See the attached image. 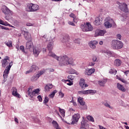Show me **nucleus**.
<instances>
[{"instance_id":"8","label":"nucleus","mask_w":129,"mask_h":129,"mask_svg":"<svg viewBox=\"0 0 129 129\" xmlns=\"http://www.w3.org/2000/svg\"><path fill=\"white\" fill-rule=\"evenodd\" d=\"M81 28L83 32H90L93 30V28L90 23L87 22L86 25H81Z\"/></svg>"},{"instance_id":"44","label":"nucleus","mask_w":129,"mask_h":129,"mask_svg":"<svg viewBox=\"0 0 129 129\" xmlns=\"http://www.w3.org/2000/svg\"><path fill=\"white\" fill-rule=\"evenodd\" d=\"M79 20V19H78V18H77L76 16L73 18V22L76 23V24H77Z\"/></svg>"},{"instance_id":"42","label":"nucleus","mask_w":129,"mask_h":129,"mask_svg":"<svg viewBox=\"0 0 129 129\" xmlns=\"http://www.w3.org/2000/svg\"><path fill=\"white\" fill-rule=\"evenodd\" d=\"M105 53H106V55H107L108 56H111V55H112V53L109 50H107L106 51V52H105Z\"/></svg>"},{"instance_id":"4","label":"nucleus","mask_w":129,"mask_h":129,"mask_svg":"<svg viewBox=\"0 0 129 129\" xmlns=\"http://www.w3.org/2000/svg\"><path fill=\"white\" fill-rule=\"evenodd\" d=\"M111 45L114 50H118L123 47V43L119 40H112Z\"/></svg>"},{"instance_id":"25","label":"nucleus","mask_w":129,"mask_h":129,"mask_svg":"<svg viewBox=\"0 0 129 129\" xmlns=\"http://www.w3.org/2000/svg\"><path fill=\"white\" fill-rule=\"evenodd\" d=\"M114 64L115 66H116L117 67H118V66H120V65H121V60H120V59H117L114 60Z\"/></svg>"},{"instance_id":"58","label":"nucleus","mask_w":129,"mask_h":129,"mask_svg":"<svg viewBox=\"0 0 129 129\" xmlns=\"http://www.w3.org/2000/svg\"><path fill=\"white\" fill-rule=\"evenodd\" d=\"M33 24L31 23H27L26 24V26H27V27H31L32 26H33Z\"/></svg>"},{"instance_id":"64","label":"nucleus","mask_w":129,"mask_h":129,"mask_svg":"<svg viewBox=\"0 0 129 129\" xmlns=\"http://www.w3.org/2000/svg\"><path fill=\"white\" fill-rule=\"evenodd\" d=\"M49 72H54V70L53 69H48Z\"/></svg>"},{"instance_id":"37","label":"nucleus","mask_w":129,"mask_h":129,"mask_svg":"<svg viewBox=\"0 0 129 129\" xmlns=\"http://www.w3.org/2000/svg\"><path fill=\"white\" fill-rule=\"evenodd\" d=\"M87 92L88 94H94L95 93H96V91L93 90H88Z\"/></svg>"},{"instance_id":"56","label":"nucleus","mask_w":129,"mask_h":129,"mask_svg":"<svg viewBox=\"0 0 129 129\" xmlns=\"http://www.w3.org/2000/svg\"><path fill=\"white\" fill-rule=\"evenodd\" d=\"M121 81L122 82H123V83H125V84H128V82H127L126 81H125V80L122 79L121 80Z\"/></svg>"},{"instance_id":"28","label":"nucleus","mask_w":129,"mask_h":129,"mask_svg":"<svg viewBox=\"0 0 129 129\" xmlns=\"http://www.w3.org/2000/svg\"><path fill=\"white\" fill-rule=\"evenodd\" d=\"M48 56H50V57H53V58H55V59H58V56H57V55H56V54H55L54 53H53V52H52V51L49 50V52L48 53Z\"/></svg>"},{"instance_id":"11","label":"nucleus","mask_w":129,"mask_h":129,"mask_svg":"<svg viewBox=\"0 0 129 129\" xmlns=\"http://www.w3.org/2000/svg\"><path fill=\"white\" fill-rule=\"evenodd\" d=\"M45 72H46V71L45 70H44L43 71H40L39 72V73L36 75V76H34L31 77V81H36V80H37V79H39V77H40V76H41V75H43V74H44V73H45Z\"/></svg>"},{"instance_id":"49","label":"nucleus","mask_w":129,"mask_h":129,"mask_svg":"<svg viewBox=\"0 0 129 129\" xmlns=\"http://www.w3.org/2000/svg\"><path fill=\"white\" fill-rule=\"evenodd\" d=\"M59 96H60V97H61V98H63V97H64V93H63V92H59Z\"/></svg>"},{"instance_id":"36","label":"nucleus","mask_w":129,"mask_h":129,"mask_svg":"<svg viewBox=\"0 0 129 129\" xmlns=\"http://www.w3.org/2000/svg\"><path fill=\"white\" fill-rule=\"evenodd\" d=\"M0 25H3V26H11V25L9 24L8 22H4V21L0 19Z\"/></svg>"},{"instance_id":"20","label":"nucleus","mask_w":129,"mask_h":129,"mask_svg":"<svg viewBox=\"0 0 129 129\" xmlns=\"http://www.w3.org/2000/svg\"><path fill=\"white\" fill-rule=\"evenodd\" d=\"M105 33H106V31L105 30H100L98 32H95V37H97V36H103Z\"/></svg>"},{"instance_id":"51","label":"nucleus","mask_w":129,"mask_h":129,"mask_svg":"<svg viewBox=\"0 0 129 129\" xmlns=\"http://www.w3.org/2000/svg\"><path fill=\"white\" fill-rule=\"evenodd\" d=\"M37 98H38L39 101H40V102H42V100H43L42 99V96H41V95L38 96Z\"/></svg>"},{"instance_id":"46","label":"nucleus","mask_w":129,"mask_h":129,"mask_svg":"<svg viewBox=\"0 0 129 129\" xmlns=\"http://www.w3.org/2000/svg\"><path fill=\"white\" fill-rule=\"evenodd\" d=\"M71 74H76V71H75V70L73 69H71L70 71Z\"/></svg>"},{"instance_id":"3","label":"nucleus","mask_w":129,"mask_h":129,"mask_svg":"<svg viewBox=\"0 0 129 129\" xmlns=\"http://www.w3.org/2000/svg\"><path fill=\"white\" fill-rule=\"evenodd\" d=\"M117 5H118L119 9L122 11V12H124L126 14H124L122 15L124 19L123 21H125L126 20V18H127V14H128V8H127V5L125 3H120L119 2H117Z\"/></svg>"},{"instance_id":"17","label":"nucleus","mask_w":129,"mask_h":129,"mask_svg":"<svg viewBox=\"0 0 129 129\" xmlns=\"http://www.w3.org/2000/svg\"><path fill=\"white\" fill-rule=\"evenodd\" d=\"M24 38L26 39V40L27 41H32V38L30 33L28 32L27 31H24Z\"/></svg>"},{"instance_id":"31","label":"nucleus","mask_w":129,"mask_h":129,"mask_svg":"<svg viewBox=\"0 0 129 129\" xmlns=\"http://www.w3.org/2000/svg\"><path fill=\"white\" fill-rule=\"evenodd\" d=\"M83 119L81 121V125L80 129L85 128V121L84 120V117H83Z\"/></svg>"},{"instance_id":"19","label":"nucleus","mask_w":129,"mask_h":129,"mask_svg":"<svg viewBox=\"0 0 129 129\" xmlns=\"http://www.w3.org/2000/svg\"><path fill=\"white\" fill-rule=\"evenodd\" d=\"M117 88L120 91H122V92H125V91H126V90L123 87V86L119 83L117 84Z\"/></svg>"},{"instance_id":"9","label":"nucleus","mask_w":129,"mask_h":129,"mask_svg":"<svg viewBox=\"0 0 129 129\" xmlns=\"http://www.w3.org/2000/svg\"><path fill=\"white\" fill-rule=\"evenodd\" d=\"M79 118H80V114L77 113L75 114L73 116V118L72 119L71 122H66L68 124H75V123H77L78 122V120H79Z\"/></svg>"},{"instance_id":"30","label":"nucleus","mask_w":129,"mask_h":129,"mask_svg":"<svg viewBox=\"0 0 129 129\" xmlns=\"http://www.w3.org/2000/svg\"><path fill=\"white\" fill-rule=\"evenodd\" d=\"M106 79H103L102 81H99V84L100 86H104V84L107 82Z\"/></svg>"},{"instance_id":"45","label":"nucleus","mask_w":129,"mask_h":129,"mask_svg":"<svg viewBox=\"0 0 129 129\" xmlns=\"http://www.w3.org/2000/svg\"><path fill=\"white\" fill-rule=\"evenodd\" d=\"M66 81H67L68 82H69L67 83V85H69V86H71V85H73V83L71 81L68 80H66Z\"/></svg>"},{"instance_id":"24","label":"nucleus","mask_w":129,"mask_h":129,"mask_svg":"<svg viewBox=\"0 0 129 129\" xmlns=\"http://www.w3.org/2000/svg\"><path fill=\"white\" fill-rule=\"evenodd\" d=\"M52 88H53V85L52 84H47L45 87V91H49Z\"/></svg>"},{"instance_id":"59","label":"nucleus","mask_w":129,"mask_h":129,"mask_svg":"<svg viewBox=\"0 0 129 129\" xmlns=\"http://www.w3.org/2000/svg\"><path fill=\"white\" fill-rule=\"evenodd\" d=\"M1 29H3V30H9V28H8L7 27H5L3 26H1Z\"/></svg>"},{"instance_id":"32","label":"nucleus","mask_w":129,"mask_h":129,"mask_svg":"<svg viewBox=\"0 0 129 129\" xmlns=\"http://www.w3.org/2000/svg\"><path fill=\"white\" fill-rule=\"evenodd\" d=\"M59 111L63 117L65 116V110L63 109H61V108L59 107Z\"/></svg>"},{"instance_id":"7","label":"nucleus","mask_w":129,"mask_h":129,"mask_svg":"<svg viewBox=\"0 0 129 129\" xmlns=\"http://www.w3.org/2000/svg\"><path fill=\"white\" fill-rule=\"evenodd\" d=\"M114 24V21L111 18L108 17L106 18V21L104 23V26L106 29H110Z\"/></svg>"},{"instance_id":"38","label":"nucleus","mask_w":129,"mask_h":129,"mask_svg":"<svg viewBox=\"0 0 129 129\" xmlns=\"http://www.w3.org/2000/svg\"><path fill=\"white\" fill-rule=\"evenodd\" d=\"M52 124L53 127H55V128H56V127L59 126V125L58 124V123H57L55 121L53 120L52 122Z\"/></svg>"},{"instance_id":"14","label":"nucleus","mask_w":129,"mask_h":129,"mask_svg":"<svg viewBox=\"0 0 129 129\" xmlns=\"http://www.w3.org/2000/svg\"><path fill=\"white\" fill-rule=\"evenodd\" d=\"M25 48L27 50H31L34 48V44L32 40H29L26 42Z\"/></svg>"},{"instance_id":"60","label":"nucleus","mask_w":129,"mask_h":129,"mask_svg":"<svg viewBox=\"0 0 129 129\" xmlns=\"http://www.w3.org/2000/svg\"><path fill=\"white\" fill-rule=\"evenodd\" d=\"M71 102L73 103V105L74 106H76L77 105V104H76V102H74L73 100H72Z\"/></svg>"},{"instance_id":"5","label":"nucleus","mask_w":129,"mask_h":129,"mask_svg":"<svg viewBox=\"0 0 129 129\" xmlns=\"http://www.w3.org/2000/svg\"><path fill=\"white\" fill-rule=\"evenodd\" d=\"M2 12L5 15V19L7 21H10L12 18V11L7 7V6H3L2 9Z\"/></svg>"},{"instance_id":"34","label":"nucleus","mask_w":129,"mask_h":129,"mask_svg":"<svg viewBox=\"0 0 129 129\" xmlns=\"http://www.w3.org/2000/svg\"><path fill=\"white\" fill-rule=\"evenodd\" d=\"M56 93H57V90H55L49 95V97L53 98V97L55 96V94H56Z\"/></svg>"},{"instance_id":"33","label":"nucleus","mask_w":129,"mask_h":129,"mask_svg":"<svg viewBox=\"0 0 129 129\" xmlns=\"http://www.w3.org/2000/svg\"><path fill=\"white\" fill-rule=\"evenodd\" d=\"M87 119L89 121H92V122H94V118L90 115L87 116Z\"/></svg>"},{"instance_id":"40","label":"nucleus","mask_w":129,"mask_h":129,"mask_svg":"<svg viewBox=\"0 0 129 129\" xmlns=\"http://www.w3.org/2000/svg\"><path fill=\"white\" fill-rule=\"evenodd\" d=\"M78 93L79 94H88L87 90L79 91Z\"/></svg>"},{"instance_id":"48","label":"nucleus","mask_w":129,"mask_h":129,"mask_svg":"<svg viewBox=\"0 0 129 129\" xmlns=\"http://www.w3.org/2000/svg\"><path fill=\"white\" fill-rule=\"evenodd\" d=\"M20 49L22 51V52L25 53V47L23 45L20 46Z\"/></svg>"},{"instance_id":"21","label":"nucleus","mask_w":129,"mask_h":129,"mask_svg":"<svg viewBox=\"0 0 129 129\" xmlns=\"http://www.w3.org/2000/svg\"><path fill=\"white\" fill-rule=\"evenodd\" d=\"M95 72V69L94 68L90 69L88 70V72H85V75H91L93 73Z\"/></svg>"},{"instance_id":"35","label":"nucleus","mask_w":129,"mask_h":129,"mask_svg":"<svg viewBox=\"0 0 129 129\" xmlns=\"http://www.w3.org/2000/svg\"><path fill=\"white\" fill-rule=\"evenodd\" d=\"M27 93L28 95H29V96H30V98H31V95H32V93H33V89H32V88H29L28 89V90L27 91Z\"/></svg>"},{"instance_id":"53","label":"nucleus","mask_w":129,"mask_h":129,"mask_svg":"<svg viewBox=\"0 0 129 129\" xmlns=\"http://www.w3.org/2000/svg\"><path fill=\"white\" fill-rule=\"evenodd\" d=\"M70 18H73V19H74V18H75L76 17V16L74 14L72 13L70 15Z\"/></svg>"},{"instance_id":"12","label":"nucleus","mask_w":129,"mask_h":129,"mask_svg":"<svg viewBox=\"0 0 129 129\" xmlns=\"http://www.w3.org/2000/svg\"><path fill=\"white\" fill-rule=\"evenodd\" d=\"M79 85L81 88V89L84 90L86 87H88V85L85 84V81L84 79H81L79 82Z\"/></svg>"},{"instance_id":"10","label":"nucleus","mask_w":129,"mask_h":129,"mask_svg":"<svg viewBox=\"0 0 129 129\" xmlns=\"http://www.w3.org/2000/svg\"><path fill=\"white\" fill-rule=\"evenodd\" d=\"M69 40H70V37L68 34H67L63 36L61 42L62 43H63L64 45L66 46V47H70V43H69Z\"/></svg>"},{"instance_id":"54","label":"nucleus","mask_w":129,"mask_h":129,"mask_svg":"<svg viewBox=\"0 0 129 129\" xmlns=\"http://www.w3.org/2000/svg\"><path fill=\"white\" fill-rule=\"evenodd\" d=\"M104 105L105 106H106V107H109V108H111V107L110 106V105L107 103H105Z\"/></svg>"},{"instance_id":"27","label":"nucleus","mask_w":129,"mask_h":129,"mask_svg":"<svg viewBox=\"0 0 129 129\" xmlns=\"http://www.w3.org/2000/svg\"><path fill=\"white\" fill-rule=\"evenodd\" d=\"M53 42H49L47 46V48L48 50V51H52L53 50Z\"/></svg>"},{"instance_id":"61","label":"nucleus","mask_w":129,"mask_h":129,"mask_svg":"<svg viewBox=\"0 0 129 129\" xmlns=\"http://www.w3.org/2000/svg\"><path fill=\"white\" fill-rule=\"evenodd\" d=\"M55 113H56V114H57V115H58V116H60V117L62 118V117L61 116V115H60V114L59 113L58 111H57V110H55Z\"/></svg>"},{"instance_id":"57","label":"nucleus","mask_w":129,"mask_h":129,"mask_svg":"<svg viewBox=\"0 0 129 129\" xmlns=\"http://www.w3.org/2000/svg\"><path fill=\"white\" fill-rule=\"evenodd\" d=\"M117 38L119 40H121V35L120 34H117Z\"/></svg>"},{"instance_id":"13","label":"nucleus","mask_w":129,"mask_h":129,"mask_svg":"<svg viewBox=\"0 0 129 129\" xmlns=\"http://www.w3.org/2000/svg\"><path fill=\"white\" fill-rule=\"evenodd\" d=\"M40 52L41 47L40 46L36 47L35 48L33 49V54L34 55L35 57H38Z\"/></svg>"},{"instance_id":"62","label":"nucleus","mask_w":129,"mask_h":129,"mask_svg":"<svg viewBox=\"0 0 129 129\" xmlns=\"http://www.w3.org/2000/svg\"><path fill=\"white\" fill-rule=\"evenodd\" d=\"M123 73L127 76V74L129 73V71H126L125 72H123Z\"/></svg>"},{"instance_id":"18","label":"nucleus","mask_w":129,"mask_h":129,"mask_svg":"<svg viewBox=\"0 0 129 129\" xmlns=\"http://www.w3.org/2000/svg\"><path fill=\"white\" fill-rule=\"evenodd\" d=\"M12 95H14V96H15L16 97H18L20 98V94L18 93V90L17 89V88L13 87L12 88Z\"/></svg>"},{"instance_id":"41","label":"nucleus","mask_w":129,"mask_h":129,"mask_svg":"<svg viewBox=\"0 0 129 129\" xmlns=\"http://www.w3.org/2000/svg\"><path fill=\"white\" fill-rule=\"evenodd\" d=\"M49 101V98L48 97H45L44 100L43 101V103H44L45 104H47Z\"/></svg>"},{"instance_id":"43","label":"nucleus","mask_w":129,"mask_h":129,"mask_svg":"<svg viewBox=\"0 0 129 129\" xmlns=\"http://www.w3.org/2000/svg\"><path fill=\"white\" fill-rule=\"evenodd\" d=\"M95 64V62L94 61H92V60H90L89 62V66H94Z\"/></svg>"},{"instance_id":"52","label":"nucleus","mask_w":129,"mask_h":129,"mask_svg":"<svg viewBox=\"0 0 129 129\" xmlns=\"http://www.w3.org/2000/svg\"><path fill=\"white\" fill-rule=\"evenodd\" d=\"M92 61L94 62H96V61H97V57H96L95 56H94L93 57Z\"/></svg>"},{"instance_id":"29","label":"nucleus","mask_w":129,"mask_h":129,"mask_svg":"<svg viewBox=\"0 0 129 129\" xmlns=\"http://www.w3.org/2000/svg\"><path fill=\"white\" fill-rule=\"evenodd\" d=\"M78 100L81 105H85V102L83 101V98L79 97Z\"/></svg>"},{"instance_id":"2","label":"nucleus","mask_w":129,"mask_h":129,"mask_svg":"<svg viewBox=\"0 0 129 129\" xmlns=\"http://www.w3.org/2000/svg\"><path fill=\"white\" fill-rule=\"evenodd\" d=\"M56 60L59 61V64L60 66H67V65H73L74 64L73 58H69L67 55L60 56L57 57Z\"/></svg>"},{"instance_id":"63","label":"nucleus","mask_w":129,"mask_h":129,"mask_svg":"<svg viewBox=\"0 0 129 129\" xmlns=\"http://www.w3.org/2000/svg\"><path fill=\"white\" fill-rule=\"evenodd\" d=\"M99 127L100 129H107V128H105V127H103V126H102L100 125H99Z\"/></svg>"},{"instance_id":"50","label":"nucleus","mask_w":129,"mask_h":129,"mask_svg":"<svg viewBox=\"0 0 129 129\" xmlns=\"http://www.w3.org/2000/svg\"><path fill=\"white\" fill-rule=\"evenodd\" d=\"M68 78L69 79H70L71 80H73V79H74V76L72 75H70L68 77Z\"/></svg>"},{"instance_id":"16","label":"nucleus","mask_w":129,"mask_h":129,"mask_svg":"<svg viewBox=\"0 0 129 129\" xmlns=\"http://www.w3.org/2000/svg\"><path fill=\"white\" fill-rule=\"evenodd\" d=\"M97 44H98V42H97V41L93 40L90 41L89 45L91 49H96V45H97Z\"/></svg>"},{"instance_id":"23","label":"nucleus","mask_w":129,"mask_h":129,"mask_svg":"<svg viewBox=\"0 0 129 129\" xmlns=\"http://www.w3.org/2000/svg\"><path fill=\"white\" fill-rule=\"evenodd\" d=\"M101 24V21H100V18L99 17H96L95 21H94V24L95 26H99Z\"/></svg>"},{"instance_id":"55","label":"nucleus","mask_w":129,"mask_h":129,"mask_svg":"<svg viewBox=\"0 0 129 129\" xmlns=\"http://www.w3.org/2000/svg\"><path fill=\"white\" fill-rule=\"evenodd\" d=\"M69 25H71V26H75V24H74V23H73V22L71 21H69L68 22Z\"/></svg>"},{"instance_id":"22","label":"nucleus","mask_w":129,"mask_h":129,"mask_svg":"<svg viewBox=\"0 0 129 129\" xmlns=\"http://www.w3.org/2000/svg\"><path fill=\"white\" fill-rule=\"evenodd\" d=\"M40 92V89H36L34 91H33L32 94L31 95V98H33L34 96H36V94L38 95L39 94V93Z\"/></svg>"},{"instance_id":"6","label":"nucleus","mask_w":129,"mask_h":129,"mask_svg":"<svg viewBox=\"0 0 129 129\" xmlns=\"http://www.w3.org/2000/svg\"><path fill=\"white\" fill-rule=\"evenodd\" d=\"M39 10V6L38 5L33 4L31 3L27 5L26 11L27 12H37Z\"/></svg>"},{"instance_id":"15","label":"nucleus","mask_w":129,"mask_h":129,"mask_svg":"<svg viewBox=\"0 0 129 129\" xmlns=\"http://www.w3.org/2000/svg\"><path fill=\"white\" fill-rule=\"evenodd\" d=\"M38 69H39V68H38V67L36 66V65H35V64H33L31 67L30 70L27 71L26 72V74L31 73V72H35V71H36V70H38Z\"/></svg>"},{"instance_id":"47","label":"nucleus","mask_w":129,"mask_h":129,"mask_svg":"<svg viewBox=\"0 0 129 129\" xmlns=\"http://www.w3.org/2000/svg\"><path fill=\"white\" fill-rule=\"evenodd\" d=\"M74 43H75L76 44H78L79 45V44H80V39L78 38V39L75 40Z\"/></svg>"},{"instance_id":"39","label":"nucleus","mask_w":129,"mask_h":129,"mask_svg":"<svg viewBox=\"0 0 129 129\" xmlns=\"http://www.w3.org/2000/svg\"><path fill=\"white\" fill-rule=\"evenodd\" d=\"M116 70L114 69H111L109 71V73H110V74H114L115 75L116 74Z\"/></svg>"},{"instance_id":"26","label":"nucleus","mask_w":129,"mask_h":129,"mask_svg":"<svg viewBox=\"0 0 129 129\" xmlns=\"http://www.w3.org/2000/svg\"><path fill=\"white\" fill-rule=\"evenodd\" d=\"M5 44L7 47H9V48H12L13 47V41H12V40H9L8 42H5Z\"/></svg>"},{"instance_id":"1","label":"nucleus","mask_w":129,"mask_h":129,"mask_svg":"<svg viewBox=\"0 0 129 129\" xmlns=\"http://www.w3.org/2000/svg\"><path fill=\"white\" fill-rule=\"evenodd\" d=\"M1 63L2 68H6V67L3 73L4 81L6 82L8 79V75H9V73H10V70H11V68H12V66H13V62H11L9 56H6L4 59L1 60Z\"/></svg>"}]
</instances>
